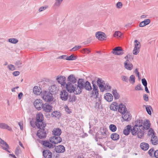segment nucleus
<instances>
[{
    "label": "nucleus",
    "mask_w": 158,
    "mask_h": 158,
    "mask_svg": "<svg viewBox=\"0 0 158 158\" xmlns=\"http://www.w3.org/2000/svg\"><path fill=\"white\" fill-rule=\"evenodd\" d=\"M44 118L43 115L41 113H39L36 115L35 125L38 128L45 127L46 126V124L43 122Z\"/></svg>",
    "instance_id": "20e7f679"
},
{
    "label": "nucleus",
    "mask_w": 158,
    "mask_h": 158,
    "mask_svg": "<svg viewBox=\"0 0 158 158\" xmlns=\"http://www.w3.org/2000/svg\"><path fill=\"white\" fill-rule=\"evenodd\" d=\"M122 116V118L124 121H130L131 118V115L130 112L128 111L124 113Z\"/></svg>",
    "instance_id": "2eb2a0df"
},
{
    "label": "nucleus",
    "mask_w": 158,
    "mask_h": 158,
    "mask_svg": "<svg viewBox=\"0 0 158 158\" xmlns=\"http://www.w3.org/2000/svg\"><path fill=\"white\" fill-rule=\"evenodd\" d=\"M52 106L49 103L46 102L44 104L42 108L45 112H49L52 111Z\"/></svg>",
    "instance_id": "9d476101"
},
{
    "label": "nucleus",
    "mask_w": 158,
    "mask_h": 158,
    "mask_svg": "<svg viewBox=\"0 0 158 158\" xmlns=\"http://www.w3.org/2000/svg\"><path fill=\"white\" fill-rule=\"evenodd\" d=\"M156 135L155 133L152 128H151L148 131V135L151 136L152 135Z\"/></svg>",
    "instance_id": "37998d69"
},
{
    "label": "nucleus",
    "mask_w": 158,
    "mask_h": 158,
    "mask_svg": "<svg viewBox=\"0 0 158 158\" xmlns=\"http://www.w3.org/2000/svg\"><path fill=\"white\" fill-rule=\"evenodd\" d=\"M125 68L127 70H131L133 68V65L128 60H126L124 63Z\"/></svg>",
    "instance_id": "5701e85b"
},
{
    "label": "nucleus",
    "mask_w": 158,
    "mask_h": 158,
    "mask_svg": "<svg viewBox=\"0 0 158 158\" xmlns=\"http://www.w3.org/2000/svg\"><path fill=\"white\" fill-rule=\"evenodd\" d=\"M0 128L3 129H6L9 131H12L11 128L4 123H0Z\"/></svg>",
    "instance_id": "c85d7f7f"
},
{
    "label": "nucleus",
    "mask_w": 158,
    "mask_h": 158,
    "mask_svg": "<svg viewBox=\"0 0 158 158\" xmlns=\"http://www.w3.org/2000/svg\"><path fill=\"white\" fill-rule=\"evenodd\" d=\"M33 91L35 94L37 95L41 94L42 91L40 92V90L39 88L37 86H35L33 89Z\"/></svg>",
    "instance_id": "2f4dec72"
},
{
    "label": "nucleus",
    "mask_w": 158,
    "mask_h": 158,
    "mask_svg": "<svg viewBox=\"0 0 158 158\" xmlns=\"http://www.w3.org/2000/svg\"><path fill=\"white\" fill-rule=\"evenodd\" d=\"M20 148L18 147H17L15 150V153L16 155H18L20 153Z\"/></svg>",
    "instance_id": "5fc2aeb1"
},
{
    "label": "nucleus",
    "mask_w": 158,
    "mask_h": 158,
    "mask_svg": "<svg viewBox=\"0 0 158 158\" xmlns=\"http://www.w3.org/2000/svg\"><path fill=\"white\" fill-rule=\"evenodd\" d=\"M135 89L136 90H143V89L141 87V85L140 84L138 85L135 87Z\"/></svg>",
    "instance_id": "864d4df0"
},
{
    "label": "nucleus",
    "mask_w": 158,
    "mask_h": 158,
    "mask_svg": "<svg viewBox=\"0 0 158 158\" xmlns=\"http://www.w3.org/2000/svg\"><path fill=\"white\" fill-rule=\"evenodd\" d=\"M140 146L141 148L144 151L147 150L149 148V144L148 143L144 142L141 143Z\"/></svg>",
    "instance_id": "cd10ccee"
},
{
    "label": "nucleus",
    "mask_w": 158,
    "mask_h": 158,
    "mask_svg": "<svg viewBox=\"0 0 158 158\" xmlns=\"http://www.w3.org/2000/svg\"><path fill=\"white\" fill-rule=\"evenodd\" d=\"M55 150L56 152L63 153L65 151V148L63 145H60L55 147Z\"/></svg>",
    "instance_id": "a211bd4d"
},
{
    "label": "nucleus",
    "mask_w": 158,
    "mask_h": 158,
    "mask_svg": "<svg viewBox=\"0 0 158 158\" xmlns=\"http://www.w3.org/2000/svg\"><path fill=\"white\" fill-rule=\"evenodd\" d=\"M63 0H56L54 4V6L56 7H59L62 3Z\"/></svg>",
    "instance_id": "4c0bfd02"
},
{
    "label": "nucleus",
    "mask_w": 158,
    "mask_h": 158,
    "mask_svg": "<svg viewBox=\"0 0 158 158\" xmlns=\"http://www.w3.org/2000/svg\"><path fill=\"white\" fill-rule=\"evenodd\" d=\"M112 93L114 95V98L115 99H118L120 97L116 89H113L112 90Z\"/></svg>",
    "instance_id": "473e14b6"
},
{
    "label": "nucleus",
    "mask_w": 158,
    "mask_h": 158,
    "mask_svg": "<svg viewBox=\"0 0 158 158\" xmlns=\"http://www.w3.org/2000/svg\"><path fill=\"white\" fill-rule=\"evenodd\" d=\"M43 155L45 158H51L52 154L51 152L48 150H44L43 152Z\"/></svg>",
    "instance_id": "aec40b11"
},
{
    "label": "nucleus",
    "mask_w": 158,
    "mask_h": 158,
    "mask_svg": "<svg viewBox=\"0 0 158 158\" xmlns=\"http://www.w3.org/2000/svg\"><path fill=\"white\" fill-rule=\"evenodd\" d=\"M116 6L118 8H120L122 6V4L121 2H118L116 4Z\"/></svg>",
    "instance_id": "e2e57ef3"
},
{
    "label": "nucleus",
    "mask_w": 158,
    "mask_h": 158,
    "mask_svg": "<svg viewBox=\"0 0 158 158\" xmlns=\"http://www.w3.org/2000/svg\"><path fill=\"white\" fill-rule=\"evenodd\" d=\"M60 115V113L57 111H54L52 113L51 116L52 117H55L57 118H59Z\"/></svg>",
    "instance_id": "72a5a7b5"
},
{
    "label": "nucleus",
    "mask_w": 158,
    "mask_h": 158,
    "mask_svg": "<svg viewBox=\"0 0 158 158\" xmlns=\"http://www.w3.org/2000/svg\"><path fill=\"white\" fill-rule=\"evenodd\" d=\"M142 82L143 85L144 86H147V83L145 78H143L142 79Z\"/></svg>",
    "instance_id": "13d9d810"
},
{
    "label": "nucleus",
    "mask_w": 158,
    "mask_h": 158,
    "mask_svg": "<svg viewBox=\"0 0 158 158\" xmlns=\"http://www.w3.org/2000/svg\"><path fill=\"white\" fill-rule=\"evenodd\" d=\"M151 142L152 144L154 145H156L158 144V138L156 135H152L151 136Z\"/></svg>",
    "instance_id": "b1692460"
},
{
    "label": "nucleus",
    "mask_w": 158,
    "mask_h": 158,
    "mask_svg": "<svg viewBox=\"0 0 158 158\" xmlns=\"http://www.w3.org/2000/svg\"><path fill=\"white\" fill-rule=\"evenodd\" d=\"M7 67L9 70L11 71H13L15 70V67L14 65L12 64L8 65Z\"/></svg>",
    "instance_id": "8fccbe9b"
},
{
    "label": "nucleus",
    "mask_w": 158,
    "mask_h": 158,
    "mask_svg": "<svg viewBox=\"0 0 158 158\" xmlns=\"http://www.w3.org/2000/svg\"><path fill=\"white\" fill-rule=\"evenodd\" d=\"M9 42L13 44H15L17 43L18 42V40L16 39L15 38H12L9 39H8Z\"/></svg>",
    "instance_id": "79ce46f5"
},
{
    "label": "nucleus",
    "mask_w": 158,
    "mask_h": 158,
    "mask_svg": "<svg viewBox=\"0 0 158 158\" xmlns=\"http://www.w3.org/2000/svg\"><path fill=\"white\" fill-rule=\"evenodd\" d=\"M13 74L15 76H17L19 75L20 72L18 71H15L13 73Z\"/></svg>",
    "instance_id": "338daca9"
},
{
    "label": "nucleus",
    "mask_w": 158,
    "mask_h": 158,
    "mask_svg": "<svg viewBox=\"0 0 158 158\" xmlns=\"http://www.w3.org/2000/svg\"><path fill=\"white\" fill-rule=\"evenodd\" d=\"M109 128L112 132H115L117 130L116 126L114 124H110L109 126Z\"/></svg>",
    "instance_id": "58836bf2"
},
{
    "label": "nucleus",
    "mask_w": 158,
    "mask_h": 158,
    "mask_svg": "<svg viewBox=\"0 0 158 158\" xmlns=\"http://www.w3.org/2000/svg\"><path fill=\"white\" fill-rule=\"evenodd\" d=\"M49 90L52 92L56 94L57 92L58 89L56 85H54L50 87Z\"/></svg>",
    "instance_id": "c756f323"
},
{
    "label": "nucleus",
    "mask_w": 158,
    "mask_h": 158,
    "mask_svg": "<svg viewBox=\"0 0 158 158\" xmlns=\"http://www.w3.org/2000/svg\"><path fill=\"white\" fill-rule=\"evenodd\" d=\"M131 125H128L126 126V128L123 131V133L126 135H128L130 132L131 131Z\"/></svg>",
    "instance_id": "bb28decb"
},
{
    "label": "nucleus",
    "mask_w": 158,
    "mask_h": 158,
    "mask_svg": "<svg viewBox=\"0 0 158 158\" xmlns=\"http://www.w3.org/2000/svg\"><path fill=\"white\" fill-rule=\"evenodd\" d=\"M41 143L45 147L48 148H53L55 147V145L50 143L49 141L48 140L42 141Z\"/></svg>",
    "instance_id": "ddd939ff"
},
{
    "label": "nucleus",
    "mask_w": 158,
    "mask_h": 158,
    "mask_svg": "<svg viewBox=\"0 0 158 158\" xmlns=\"http://www.w3.org/2000/svg\"><path fill=\"white\" fill-rule=\"evenodd\" d=\"M96 36L98 40H103L106 38L105 33L100 31L96 33Z\"/></svg>",
    "instance_id": "dca6fc26"
},
{
    "label": "nucleus",
    "mask_w": 158,
    "mask_h": 158,
    "mask_svg": "<svg viewBox=\"0 0 158 158\" xmlns=\"http://www.w3.org/2000/svg\"><path fill=\"white\" fill-rule=\"evenodd\" d=\"M143 98L145 101L147 102L148 101V97L146 94L143 95Z\"/></svg>",
    "instance_id": "680f3d73"
},
{
    "label": "nucleus",
    "mask_w": 158,
    "mask_h": 158,
    "mask_svg": "<svg viewBox=\"0 0 158 158\" xmlns=\"http://www.w3.org/2000/svg\"><path fill=\"white\" fill-rule=\"evenodd\" d=\"M61 133V130L59 128H54L52 131V134L54 135H56V136H60Z\"/></svg>",
    "instance_id": "393cba45"
},
{
    "label": "nucleus",
    "mask_w": 158,
    "mask_h": 158,
    "mask_svg": "<svg viewBox=\"0 0 158 158\" xmlns=\"http://www.w3.org/2000/svg\"><path fill=\"white\" fill-rule=\"evenodd\" d=\"M143 126L142 129L143 131H144V130H147L150 128V123L149 121L148 120H146L144 122Z\"/></svg>",
    "instance_id": "a878e982"
},
{
    "label": "nucleus",
    "mask_w": 158,
    "mask_h": 158,
    "mask_svg": "<svg viewBox=\"0 0 158 158\" xmlns=\"http://www.w3.org/2000/svg\"><path fill=\"white\" fill-rule=\"evenodd\" d=\"M134 72L135 74H136L138 77L139 78V73L137 69H136L134 71Z\"/></svg>",
    "instance_id": "774afa93"
},
{
    "label": "nucleus",
    "mask_w": 158,
    "mask_h": 158,
    "mask_svg": "<svg viewBox=\"0 0 158 158\" xmlns=\"http://www.w3.org/2000/svg\"><path fill=\"white\" fill-rule=\"evenodd\" d=\"M108 133V131L106 130H105L103 132H101L102 136L101 137H99V139L106 138L107 136V134Z\"/></svg>",
    "instance_id": "c03bdc74"
},
{
    "label": "nucleus",
    "mask_w": 158,
    "mask_h": 158,
    "mask_svg": "<svg viewBox=\"0 0 158 158\" xmlns=\"http://www.w3.org/2000/svg\"><path fill=\"white\" fill-rule=\"evenodd\" d=\"M22 61L19 60L16 61L15 63V65L17 66L18 68L21 67L22 66Z\"/></svg>",
    "instance_id": "49530a36"
},
{
    "label": "nucleus",
    "mask_w": 158,
    "mask_h": 158,
    "mask_svg": "<svg viewBox=\"0 0 158 158\" xmlns=\"http://www.w3.org/2000/svg\"><path fill=\"white\" fill-rule=\"evenodd\" d=\"M56 80L61 85L64 86L66 83V78L65 77L60 76V77H57L56 78Z\"/></svg>",
    "instance_id": "f3484780"
},
{
    "label": "nucleus",
    "mask_w": 158,
    "mask_h": 158,
    "mask_svg": "<svg viewBox=\"0 0 158 158\" xmlns=\"http://www.w3.org/2000/svg\"><path fill=\"white\" fill-rule=\"evenodd\" d=\"M110 137L113 140H117L119 138V136L116 133H114L111 135Z\"/></svg>",
    "instance_id": "7c9ffc66"
},
{
    "label": "nucleus",
    "mask_w": 158,
    "mask_h": 158,
    "mask_svg": "<svg viewBox=\"0 0 158 158\" xmlns=\"http://www.w3.org/2000/svg\"><path fill=\"white\" fill-rule=\"evenodd\" d=\"M68 81L69 82L66 85L67 90L69 93L73 92L74 94L77 85L75 84L77 82L76 79L73 75H71L68 77Z\"/></svg>",
    "instance_id": "7ed1b4c3"
},
{
    "label": "nucleus",
    "mask_w": 158,
    "mask_h": 158,
    "mask_svg": "<svg viewBox=\"0 0 158 158\" xmlns=\"http://www.w3.org/2000/svg\"><path fill=\"white\" fill-rule=\"evenodd\" d=\"M154 149L151 148L150 149L148 152L149 155L151 157H153V155L152 154V152H154Z\"/></svg>",
    "instance_id": "6e6d98bb"
},
{
    "label": "nucleus",
    "mask_w": 158,
    "mask_h": 158,
    "mask_svg": "<svg viewBox=\"0 0 158 158\" xmlns=\"http://www.w3.org/2000/svg\"><path fill=\"white\" fill-rule=\"evenodd\" d=\"M77 83V89H75L74 92L75 94H80L82 92V90L83 89L88 91H90L92 89L90 83L88 81L84 82L83 79H79Z\"/></svg>",
    "instance_id": "f03ea898"
},
{
    "label": "nucleus",
    "mask_w": 158,
    "mask_h": 158,
    "mask_svg": "<svg viewBox=\"0 0 158 158\" xmlns=\"http://www.w3.org/2000/svg\"><path fill=\"white\" fill-rule=\"evenodd\" d=\"M146 110L149 114H151V110H152V108L150 106H147L146 107Z\"/></svg>",
    "instance_id": "a19ab883"
},
{
    "label": "nucleus",
    "mask_w": 158,
    "mask_h": 158,
    "mask_svg": "<svg viewBox=\"0 0 158 158\" xmlns=\"http://www.w3.org/2000/svg\"><path fill=\"white\" fill-rule=\"evenodd\" d=\"M118 111L122 114H123L124 113L127 111L125 105L122 103L119 105Z\"/></svg>",
    "instance_id": "6ab92c4d"
},
{
    "label": "nucleus",
    "mask_w": 158,
    "mask_h": 158,
    "mask_svg": "<svg viewBox=\"0 0 158 158\" xmlns=\"http://www.w3.org/2000/svg\"><path fill=\"white\" fill-rule=\"evenodd\" d=\"M154 156L156 158H158V150H156L154 153Z\"/></svg>",
    "instance_id": "69168bd1"
},
{
    "label": "nucleus",
    "mask_w": 158,
    "mask_h": 158,
    "mask_svg": "<svg viewBox=\"0 0 158 158\" xmlns=\"http://www.w3.org/2000/svg\"><path fill=\"white\" fill-rule=\"evenodd\" d=\"M81 46H77L76 45L75 47H74L72 49H71L70 50V51H75L80 48H81Z\"/></svg>",
    "instance_id": "de8ad7c7"
},
{
    "label": "nucleus",
    "mask_w": 158,
    "mask_h": 158,
    "mask_svg": "<svg viewBox=\"0 0 158 158\" xmlns=\"http://www.w3.org/2000/svg\"><path fill=\"white\" fill-rule=\"evenodd\" d=\"M110 109L113 110L115 111L118 109V106H114V105H111L110 106Z\"/></svg>",
    "instance_id": "4d7b16f0"
},
{
    "label": "nucleus",
    "mask_w": 158,
    "mask_h": 158,
    "mask_svg": "<svg viewBox=\"0 0 158 158\" xmlns=\"http://www.w3.org/2000/svg\"><path fill=\"white\" fill-rule=\"evenodd\" d=\"M139 52V49L137 48H134V50L133 51V54L136 55H137Z\"/></svg>",
    "instance_id": "603ef678"
},
{
    "label": "nucleus",
    "mask_w": 158,
    "mask_h": 158,
    "mask_svg": "<svg viewBox=\"0 0 158 158\" xmlns=\"http://www.w3.org/2000/svg\"><path fill=\"white\" fill-rule=\"evenodd\" d=\"M143 22H144L145 25H146L148 24L150 22V20L149 19H148L144 20Z\"/></svg>",
    "instance_id": "052dcab7"
},
{
    "label": "nucleus",
    "mask_w": 158,
    "mask_h": 158,
    "mask_svg": "<svg viewBox=\"0 0 158 158\" xmlns=\"http://www.w3.org/2000/svg\"><path fill=\"white\" fill-rule=\"evenodd\" d=\"M97 82L100 90L102 89V88H104V85L105 84V81L102 80L101 78H98L97 81Z\"/></svg>",
    "instance_id": "412c9836"
},
{
    "label": "nucleus",
    "mask_w": 158,
    "mask_h": 158,
    "mask_svg": "<svg viewBox=\"0 0 158 158\" xmlns=\"http://www.w3.org/2000/svg\"><path fill=\"white\" fill-rule=\"evenodd\" d=\"M69 102H75L76 100V97L74 95L72 96H69Z\"/></svg>",
    "instance_id": "e433bc0d"
},
{
    "label": "nucleus",
    "mask_w": 158,
    "mask_h": 158,
    "mask_svg": "<svg viewBox=\"0 0 158 158\" xmlns=\"http://www.w3.org/2000/svg\"><path fill=\"white\" fill-rule=\"evenodd\" d=\"M129 81L132 83H134L135 81V77L134 75H132L129 77Z\"/></svg>",
    "instance_id": "a18cd8bd"
},
{
    "label": "nucleus",
    "mask_w": 158,
    "mask_h": 158,
    "mask_svg": "<svg viewBox=\"0 0 158 158\" xmlns=\"http://www.w3.org/2000/svg\"><path fill=\"white\" fill-rule=\"evenodd\" d=\"M111 88V87L108 84H106L105 86H104L103 88H102V89L101 90L102 91H103L105 90H110Z\"/></svg>",
    "instance_id": "f704fd0d"
},
{
    "label": "nucleus",
    "mask_w": 158,
    "mask_h": 158,
    "mask_svg": "<svg viewBox=\"0 0 158 158\" xmlns=\"http://www.w3.org/2000/svg\"><path fill=\"white\" fill-rule=\"evenodd\" d=\"M41 96L42 98L47 102H50L53 100L52 94L48 91H43L41 92Z\"/></svg>",
    "instance_id": "39448f33"
},
{
    "label": "nucleus",
    "mask_w": 158,
    "mask_h": 158,
    "mask_svg": "<svg viewBox=\"0 0 158 158\" xmlns=\"http://www.w3.org/2000/svg\"><path fill=\"white\" fill-rule=\"evenodd\" d=\"M142 120L138 119L135 122V125L131 130L132 135H137L138 137L141 138L144 134V131L142 129Z\"/></svg>",
    "instance_id": "f257e3e1"
},
{
    "label": "nucleus",
    "mask_w": 158,
    "mask_h": 158,
    "mask_svg": "<svg viewBox=\"0 0 158 158\" xmlns=\"http://www.w3.org/2000/svg\"><path fill=\"white\" fill-rule=\"evenodd\" d=\"M90 52V51L87 48H84L82 49V52L86 53L89 54Z\"/></svg>",
    "instance_id": "bf43d9fd"
},
{
    "label": "nucleus",
    "mask_w": 158,
    "mask_h": 158,
    "mask_svg": "<svg viewBox=\"0 0 158 158\" xmlns=\"http://www.w3.org/2000/svg\"><path fill=\"white\" fill-rule=\"evenodd\" d=\"M34 104L35 108L38 110H40L41 108H42L44 105L43 101L40 99L35 100L34 102Z\"/></svg>",
    "instance_id": "6e6552de"
},
{
    "label": "nucleus",
    "mask_w": 158,
    "mask_h": 158,
    "mask_svg": "<svg viewBox=\"0 0 158 158\" xmlns=\"http://www.w3.org/2000/svg\"><path fill=\"white\" fill-rule=\"evenodd\" d=\"M121 79L122 80L126 82H128V77L127 76L124 75H122L121 76Z\"/></svg>",
    "instance_id": "09e8293b"
},
{
    "label": "nucleus",
    "mask_w": 158,
    "mask_h": 158,
    "mask_svg": "<svg viewBox=\"0 0 158 158\" xmlns=\"http://www.w3.org/2000/svg\"><path fill=\"white\" fill-rule=\"evenodd\" d=\"M1 144L0 145L2 147L3 149L10 153V152L8 150V149L9 148V147L8 144L2 139H0Z\"/></svg>",
    "instance_id": "4468645a"
},
{
    "label": "nucleus",
    "mask_w": 158,
    "mask_h": 158,
    "mask_svg": "<svg viewBox=\"0 0 158 158\" xmlns=\"http://www.w3.org/2000/svg\"><path fill=\"white\" fill-rule=\"evenodd\" d=\"M77 58V57L74 56L73 55H71L69 56H67L66 57V60H74L76 59Z\"/></svg>",
    "instance_id": "c9c22d12"
},
{
    "label": "nucleus",
    "mask_w": 158,
    "mask_h": 158,
    "mask_svg": "<svg viewBox=\"0 0 158 158\" xmlns=\"http://www.w3.org/2000/svg\"><path fill=\"white\" fill-rule=\"evenodd\" d=\"M121 35V33L118 31H116L114 34V37H120Z\"/></svg>",
    "instance_id": "3c124183"
},
{
    "label": "nucleus",
    "mask_w": 158,
    "mask_h": 158,
    "mask_svg": "<svg viewBox=\"0 0 158 158\" xmlns=\"http://www.w3.org/2000/svg\"><path fill=\"white\" fill-rule=\"evenodd\" d=\"M67 56L65 55H63L58 57V59H66Z\"/></svg>",
    "instance_id": "0e129e2a"
},
{
    "label": "nucleus",
    "mask_w": 158,
    "mask_h": 158,
    "mask_svg": "<svg viewBox=\"0 0 158 158\" xmlns=\"http://www.w3.org/2000/svg\"><path fill=\"white\" fill-rule=\"evenodd\" d=\"M95 83V82L94 81H93L92 82L93 89V90L92 92V96L94 97V98H97L98 95V87Z\"/></svg>",
    "instance_id": "0eeeda50"
},
{
    "label": "nucleus",
    "mask_w": 158,
    "mask_h": 158,
    "mask_svg": "<svg viewBox=\"0 0 158 158\" xmlns=\"http://www.w3.org/2000/svg\"><path fill=\"white\" fill-rule=\"evenodd\" d=\"M50 142L54 144H57L61 142L62 139L60 136L53 135L50 138Z\"/></svg>",
    "instance_id": "1a4fd4ad"
},
{
    "label": "nucleus",
    "mask_w": 158,
    "mask_h": 158,
    "mask_svg": "<svg viewBox=\"0 0 158 158\" xmlns=\"http://www.w3.org/2000/svg\"><path fill=\"white\" fill-rule=\"evenodd\" d=\"M134 42L135 43V48L140 49L141 47L140 43L139 42H138V41L137 40H135L134 41Z\"/></svg>",
    "instance_id": "ea45409f"
},
{
    "label": "nucleus",
    "mask_w": 158,
    "mask_h": 158,
    "mask_svg": "<svg viewBox=\"0 0 158 158\" xmlns=\"http://www.w3.org/2000/svg\"><path fill=\"white\" fill-rule=\"evenodd\" d=\"M112 53L115 55H120L123 54V50L119 47H117L113 49Z\"/></svg>",
    "instance_id": "9b49d317"
},
{
    "label": "nucleus",
    "mask_w": 158,
    "mask_h": 158,
    "mask_svg": "<svg viewBox=\"0 0 158 158\" xmlns=\"http://www.w3.org/2000/svg\"><path fill=\"white\" fill-rule=\"evenodd\" d=\"M104 98L107 102H110L113 100V97L112 94L107 93L105 94Z\"/></svg>",
    "instance_id": "4be33fe9"
},
{
    "label": "nucleus",
    "mask_w": 158,
    "mask_h": 158,
    "mask_svg": "<svg viewBox=\"0 0 158 158\" xmlns=\"http://www.w3.org/2000/svg\"><path fill=\"white\" fill-rule=\"evenodd\" d=\"M44 128H39L40 129L37 132V135L41 139L45 138L46 136L47 131L45 130Z\"/></svg>",
    "instance_id": "423d86ee"
},
{
    "label": "nucleus",
    "mask_w": 158,
    "mask_h": 158,
    "mask_svg": "<svg viewBox=\"0 0 158 158\" xmlns=\"http://www.w3.org/2000/svg\"><path fill=\"white\" fill-rule=\"evenodd\" d=\"M60 98L63 101H66L68 97V94L65 90H62L60 94Z\"/></svg>",
    "instance_id": "f8f14e48"
}]
</instances>
